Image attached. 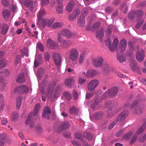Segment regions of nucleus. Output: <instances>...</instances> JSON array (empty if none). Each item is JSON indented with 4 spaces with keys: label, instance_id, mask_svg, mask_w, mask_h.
Segmentation results:
<instances>
[{
    "label": "nucleus",
    "instance_id": "nucleus-1",
    "mask_svg": "<svg viewBox=\"0 0 146 146\" xmlns=\"http://www.w3.org/2000/svg\"><path fill=\"white\" fill-rule=\"evenodd\" d=\"M68 55L69 60L72 61H75L78 57V51L76 48H72L68 51Z\"/></svg>",
    "mask_w": 146,
    "mask_h": 146
},
{
    "label": "nucleus",
    "instance_id": "nucleus-2",
    "mask_svg": "<svg viewBox=\"0 0 146 146\" xmlns=\"http://www.w3.org/2000/svg\"><path fill=\"white\" fill-rule=\"evenodd\" d=\"M22 3H24L27 7H29L30 10L32 11H33V8L37 5V3L35 1L33 2L32 0H19Z\"/></svg>",
    "mask_w": 146,
    "mask_h": 146
},
{
    "label": "nucleus",
    "instance_id": "nucleus-3",
    "mask_svg": "<svg viewBox=\"0 0 146 146\" xmlns=\"http://www.w3.org/2000/svg\"><path fill=\"white\" fill-rule=\"evenodd\" d=\"M118 92V89L117 87L114 86L111 88L110 89L107 90L104 94L105 97L108 96L111 97L115 96Z\"/></svg>",
    "mask_w": 146,
    "mask_h": 146
},
{
    "label": "nucleus",
    "instance_id": "nucleus-4",
    "mask_svg": "<svg viewBox=\"0 0 146 146\" xmlns=\"http://www.w3.org/2000/svg\"><path fill=\"white\" fill-rule=\"evenodd\" d=\"M99 84V82L98 80L96 79L93 80L88 84V89L90 91H94Z\"/></svg>",
    "mask_w": 146,
    "mask_h": 146
},
{
    "label": "nucleus",
    "instance_id": "nucleus-5",
    "mask_svg": "<svg viewBox=\"0 0 146 146\" xmlns=\"http://www.w3.org/2000/svg\"><path fill=\"white\" fill-rule=\"evenodd\" d=\"M104 60L103 58L101 56H98L93 59L92 64L95 67H100L102 65Z\"/></svg>",
    "mask_w": 146,
    "mask_h": 146
},
{
    "label": "nucleus",
    "instance_id": "nucleus-6",
    "mask_svg": "<svg viewBox=\"0 0 146 146\" xmlns=\"http://www.w3.org/2000/svg\"><path fill=\"white\" fill-rule=\"evenodd\" d=\"M128 114V112L127 110L123 111L122 112L119 114L117 116L116 120L117 121H121L124 120L127 117Z\"/></svg>",
    "mask_w": 146,
    "mask_h": 146
},
{
    "label": "nucleus",
    "instance_id": "nucleus-7",
    "mask_svg": "<svg viewBox=\"0 0 146 146\" xmlns=\"http://www.w3.org/2000/svg\"><path fill=\"white\" fill-rule=\"evenodd\" d=\"M29 91L28 87L24 85H21L17 87L15 89V92L21 93H27Z\"/></svg>",
    "mask_w": 146,
    "mask_h": 146
},
{
    "label": "nucleus",
    "instance_id": "nucleus-8",
    "mask_svg": "<svg viewBox=\"0 0 146 146\" xmlns=\"http://www.w3.org/2000/svg\"><path fill=\"white\" fill-rule=\"evenodd\" d=\"M69 123L67 121L63 122L59 124L58 126V130L59 131L61 130L66 129L70 127Z\"/></svg>",
    "mask_w": 146,
    "mask_h": 146
},
{
    "label": "nucleus",
    "instance_id": "nucleus-9",
    "mask_svg": "<svg viewBox=\"0 0 146 146\" xmlns=\"http://www.w3.org/2000/svg\"><path fill=\"white\" fill-rule=\"evenodd\" d=\"M46 45L50 49H55L58 48V46L57 44L50 39L47 40Z\"/></svg>",
    "mask_w": 146,
    "mask_h": 146
},
{
    "label": "nucleus",
    "instance_id": "nucleus-10",
    "mask_svg": "<svg viewBox=\"0 0 146 146\" xmlns=\"http://www.w3.org/2000/svg\"><path fill=\"white\" fill-rule=\"evenodd\" d=\"M137 102L134 101L132 104L130 108L131 109L135 107L136 109L135 111V113L137 115H139L142 113V110L141 109L139 106H137Z\"/></svg>",
    "mask_w": 146,
    "mask_h": 146
},
{
    "label": "nucleus",
    "instance_id": "nucleus-11",
    "mask_svg": "<svg viewBox=\"0 0 146 146\" xmlns=\"http://www.w3.org/2000/svg\"><path fill=\"white\" fill-rule=\"evenodd\" d=\"M53 58L56 65H59L61 62V57L60 54L56 53L53 54Z\"/></svg>",
    "mask_w": 146,
    "mask_h": 146
},
{
    "label": "nucleus",
    "instance_id": "nucleus-12",
    "mask_svg": "<svg viewBox=\"0 0 146 146\" xmlns=\"http://www.w3.org/2000/svg\"><path fill=\"white\" fill-rule=\"evenodd\" d=\"M112 104H110L108 103H107V105L106 106V107L108 109V111L107 113V117L108 118L112 117L114 115V112L113 111H111L112 108L111 107H112Z\"/></svg>",
    "mask_w": 146,
    "mask_h": 146
},
{
    "label": "nucleus",
    "instance_id": "nucleus-13",
    "mask_svg": "<svg viewBox=\"0 0 146 146\" xmlns=\"http://www.w3.org/2000/svg\"><path fill=\"white\" fill-rule=\"evenodd\" d=\"M127 41L125 39L121 40L119 46V50L121 52L125 50L127 46Z\"/></svg>",
    "mask_w": 146,
    "mask_h": 146
},
{
    "label": "nucleus",
    "instance_id": "nucleus-14",
    "mask_svg": "<svg viewBox=\"0 0 146 146\" xmlns=\"http://www.w3.org/2000/svg\"><path fill=\"white\" fill-rule=\"evenodd\" d=\"M50 113V109L48 107H46L44 110L43 117L48 119H49Z\"/></svg>",
    "mask_w": 146,
    "mask_h": 146
},
{
    "label": "nucleus",
    "instance_id": "nucleus-15",
    "mask_svg": "<svg viewBox=\"0 0 146 146\" xmlns=\"http://www.w3.org/2000/svg\"><path fill=\"white\" fill-rule=\"evenodd\" d=\"M136 56L137 60L139 62H141L143 60L145 55L143 51H139L137 52Z\"/></svg>",
    "mask_w": 146,
    "mask_h": 146
},
{
    "label": "nucleus",
    "instance_id": "nucleus-16",
    "mask_svg": "<svg viewBox=\"0 0 146 146\" xmlns=\"http://www.w3.org/2000/svg\"><path fill=\"white\" fill-rule=\"evenodd\" d=\"M47 19H42L38 20L37 24L41 28H44L47 24Z\"/></svg>",
    "mask_w": 146,
    "mask_h": 146
},
{
    "label": "nucleus",
    "instance_id": "nucleus-17",
    "mask_svg": "<svg viewBox=\"0 0 146 146\" xmlns=\"http://www.w3.org/2000/svg\"><path fill=\"white\" fill-rule=\"evenodd\" d=\"M72 43L70 40H63L62 42L60 43L61 46L64 48H66L68 47Z\"/></svg>",
    "mask_w": 146,
    "mask_h": 146
},
{
    "label": "nucleus",
    "instance_id": "nucleus-18",
    "mask_svg": "<svg viewBox=\"0 0 146 146\" xmlns=\"http://www.w3.org/2000/svg\"><path fill=\"white\" fill-rule=\"evenodd\" d=\"M98 74L96 70H88L86 74V76L87 77H91Z\"/></svg>",
    "mask_w": 146,
    "mask_h": 146
},
{
    "label": "nucleus",
    "instance_id": "nucleus-19",
    "mask_svg": "<svg viewBox=\"0 0 146 146\" xmlns=\"http://www.w3.org/2000/svg\"><path fill=\"white\" fill-rule=\"evenodd\" d=\"M75 82V80L72 78H69L66 79L65 84L68 87H70Z\"/></svg>",
    "mask_w": 146,
    "mask_h": 146
},
{
    "label": "nucleus",
    "instance_id": "nucleus-20",
    "mask_svg": "<svg viewBox=\"0 0 146 146\" xmlns=\"http://www.w3.org/2000/svg\"><path fill=\"white\" fill-rule=\"evenodd\" d=\"M60 32V35H62V36H64L67 38L71 37L72 35L70 32L67 29L64 30ZM60 34H59L60 35Z\"/></svg>",
    "mask_w": 146,
    "mask_h": 146
},
{
    "label": "nucleus",
    "instance_id": "nucleus-21",
    "mask_svg": "<svg viewBox=\"0 0 146 146\" xmlns=\"http://www.w3.org/2000/svg\"><path fill=\"white\" fill-rule=\"evenodd\" d=\"M86 54L85 52H83L81 54L78 58V64L79 65H81L84 62Z\"/></svg>",
    "mask_w": 146,
    "mask_h": 146
},
{
    "label": "nucleus",
    "instance_id": "nucleus-22",
    "mask_svg": "<svg viewBox=\"0 0 146 146\" xmlns=\"http://www.w3.org/2000/svg\"><path fill=\"white\" fill-rule=\"evenodd\" d=\"M2 17L5 19H8L10 17V13L8 9H5L3 10L2 12Z\"/></svg>",
    "mask_w": 146,
    "mask_h": 146
},
{
    "label": "nucleus",
    "instance_id": "nucleus-23",
    "mask_svg": "<svg viewBox=\"0 0 146 146\" xmlns=\"http://www.w3.org/2000/svg\"><path fill=\"white\" fill-rule=\"evenodd\" d=\"M54 89V88L53 87H50L49 88L47 93L46 97L50 98L53 97Z\"/></svg>",
    "mask_w": 146,
    "mask_h": 146
},
{
    "label": "nucleus",
    "instance_id": "nucleus-24",
    "mask_svg": "<svg viewBox=\"0 0 146 146\" xmlns=\"http://www.w3.org/2000/svg\"><path fill=\"white\" fill-rule=\"evenodd\" d=\"M110 67L109 64L108 63H105L104 64L102 69L103 73L105 74H107L109 73Z\"/></svg>",
    "mask_w": 146,
    "mask_h": 146
},
{
    "label": "nucleus",
    "instance_id": "nucleus-25",
    "mask_svg": "<svg viewBox=\"0 0 146 146\" xmlns=\"http://www.w3.org/2000/svg\"><path fill=\"white\" fill-rule=\"evenodd\" d=\"M103 31V29H100V32L98 31L96 33V37L100 40H102L104 37V33Z\"/></svg>",
    "mask_w": 146,
    "mask_h": 146
},
{
    "label": "nucleus",
    "instance_id": "nucleus-26",
    "mask_svg": "<svg viewBox=\"0 0 146 146\" xmlns=\"http://www.w3.org/2000/svg\"><path fill=\"white\" fill-rule=\"evenodd\" d=\"M77 24L80 27L84 26L85 24L84 18L80 17L77 20Z\"/></svg>",
    "mask_w": 146,
    "mask_h": 146
},
{
    "label": "nucleus",
    "instance_id": "nucleus-27",
    "mask_svg": "<svg viewBox=\"0 0 146 146\" xmlns=\"http://www.w3.org/2000/svg\"><path fill=\"white\" fill-rule=\"evenodd\" d=\"M46 15V13L44 10L41 9L39 10L37 14V18L38 20L42 19V17H43Z\"/></svg>",
    "mask_w": 146,
    "mask_h": 146
},
{
    "label": "nucleus",
    "instance_id": "nucleus-28",
    "mask_svg": "<svg viewBox=\"0 0 146 146\" xmlns=\"http://www.w3.org/2000/svg\"><path fill=\"white\" fill-rule=\"evenodd\" d=\"M7 137L5 133H2L0 135V143L3 144L7 140Z\"/></svg>",
    "mask_w": 146,
    "mask_h": 146
},
{
    "label": "nucleus",
    "instance_id": "nucleus-29",
    "mask_svg": "<svg viewBox=\"0 0 146 146\" xmlns=\"http://www.w3.org/2000/svg\"><path fill=\"white\" fill-rule=\"evenodd\" d=\"M64 24L62 22H56L52 24L51 26V28L53 29H56L62 27Z\"/></svg>",
    "mask_w": 146,
    "mask_h": 146
},
{
    "label": "nucleus",
    "instance_id": "nucleus-30",
    "mask_svg": "<svg viewBox=\"0 0 146 146\" xmlns=\"http://www.w3.org/2000/svg\"><path fill=\"white\" fill-rule=\"evenodd\" d=\"M74 5V3L73 1H71L68 5L66 10L68 12H70L72 10Z\"/></svg>",
    "mask_w": 146,
    "mask_h": 146
},
{
    "label": "nucleus",
    "instance_id": "nucleus-31",
    "mask_svg": "<svg viewBox=\"0 0 146 146\" xmlns=\"http://www.w3.org/2000/svg\"><path fill=\"white\" fill-rule=\"evenodd\" d=\"M22 98L21 97H19L17 98L16 104V108L17 109H19L21 105V100Z\"/></svg>",
    "mask_w": 146,
    "mask_h": 146
},
{
    "label": "nucleus",
    "instance_id": "nucleus-32",
    "mask_svg": "<svg viewBox=\"0 0 146 146\" xmlns=\"http://www.w3.org/2000/svg\"><path fill=\"white\" fill-rule=\"evenodd\" d=\"M24 75L23 74H19L17 78V81L19 83H23L25 81Z\"/></svg>",
    "mask_w": 146,
    "mask_h": 146
},
{
    "label": "nucleus",
    "instance_id": "nucleus-33",
    "mask_svg": "<svg viewBox=\"0 0 146 146\" xmlns=\"http://www.w3.org/2000/svg\"><path fill=\"white\" fill-rule=\"evenodd\" d=\"M135 17L138 19H140L143 15V11L140 10L135 11Z\"/></svg>",
    "mask_w": 146,
    "mask_h": 146
},
{
    "label": "nucleus",
    "instance_id": "nucleus-34",
    "mask_svg": "<svg viewBox=\"0 0 146 146\" xmlns=\"http://www.w3.org/2000/svg\"><path fill=\"white\" fill-rule=\"evenodd\" d=\"M19 116L18 113L16 112H13L11 116V119L13 121H16L19 118Z\"/></svg>",
    "mask_w": 146,
    "mask_h": 146
},
{
    "label": "nucleus",
    "instance_id": "nucleus-35",
    "mask_svg": "<svg viewBox=\"0 0 146 146\" xmlns=\"http://www.w3.org/2000/svg\"><path fill=\"white\" fill-rule=\"evenodd\" d=\"M103 113L101 112L96 113L95 116V118L97 120H98L103 117Z\"/></svg>",
    "mask_w": 146,
    "mask_h": 146
},
{
    "label": "nucleus",
    "instance_id": "nucleus-36",
    "mask_svg": "<svg viewBox=\"0 0 146 146\" xmlns=\"http://www.w3.org/2000/svg\"><path fill=\"white\" fill-rule=\"evenodd\" d=\"M9 29V27L7 24L4 25L2 29V33L3 34H6L7 32Z\"/></svg>",
    "mask_w": 146,
    "mask_h": 146
},
{
    "label": "nucleus",
    "instance_id": "nucleus-37",
    "mask_svg": "<svg viewBox=\"0 0 146 146\" xmlns=\"http://www.w3.org/2000/svg\"><path fill=\"white\" fill-rule=\"evenodd\" d=\"M38 57L40 60H41L42 58V56H41L40 55H38V56H37L36 58L35 59V62H34V66L35 67L37 68V67L39 65V60L38 59H37V57Z\"/></svg>",
    "mask_w": 146,
    "mask_h": 146
},
{
    "label": "nucleus",
    "instance_id": "nucleus-38",
    "mask_svg": "<svg viewBox=\"0 0 146 146\" xmlns=\"http://www.w3.org/2000/svg\"><path fill=\"white\" fill-rule=\"evenodd\" d=\"M132 135V132H130L125 134L123 136V138L125 140H129Z\"/></svg>",
    "mask_w": 146,
    "mask_h": 146
},
{
    "label": "nucleus",
    "instance_id": "nucleus-39",
    "mask_svg": "<svg viewBox=\"0 0 146 146\" xmlns=\"http://www.w3.org/2000/svg\"><path fill=\"white\" fill-rule=\"evenodd\" d=\"M117 58L118 60L121 62H124L126 60V58L125 56L120 55L119 54H118L117 55Z\"/></svg>",
    "mask_w": 146,
    "mask_h": 146
},
{
    "label": "nucleus",
    "instance_id": "nucleus-40",
    "mask_svg": "<svg viewBox=\"0 0 146 146\" xmlns=\"http://www.w3.org/2000/svg\"><path fill=\"white\" fill-rule=\"evenodd\" d=\"M33 113L31 112L29 114L28 116L27 117L25 121V123L26 125H28L30 122L31 118L32 117Z\"/></svg>",
    "mask_w": 146,
    "mask_h": 146
},
{
    "label": "nucleus",
    "instance_id": "nucleus-41",
    "mask_svg": "<svg viewBox=\"0 0 146 146\" xmlns=\"http://www.w3.org/2000/svg\"><path fill=\"white\" fill-rule=\"evenodd\" d=\"M7 65V62L5 60L3 59L0 61V68H4Z\"/></svg>",
    "mask_w": 146,
    "mask_h": 146
},
{
    "label": "nucleus",
    "instance_id": "nucleus-42",
    "mask_svg": "<svg viewBox=\"0 0 146 146\" xmlns=\"http://www.w3.org/2000/svg\"><path fill=\"white\" fill-rule=\"evenodd\" d=\"M135 11H131L128 14V17L130 19H133L135 17Z\"/></svg>",
    "mask_w": 146,
    "mask_h": 146
},
{
    "label": "nucleus",
    "instance_id": "nucleus-43",
    "mask_svg": "<svg viewBox=\"0 0 146 146\" xmlns=\"http://www.w3.org/2000/svg\"><path fill=\"white\" fill-rule=\"evenodd\" d=\"M63 5L62 4H60V6H58L56 8V11L59 14L62 13L63 11Z\"/></svg>",
    "mask_w": 146,
    "mask_h": 146
},
{
    "label": "nucleus",
    "instance_id": "nucleus-44",
    "mask_svg": "<svg viewBox=\"0 0 146 146\" xmlns=\"http://www.w3.org/2000/svg\"><path fill=\"white\" fill-rule=\"evenodd\" d=\"M88 13V11L87 8H84L82 10V15L83 16V17L84 18Z\"/></svg>",
    "mask_w": 146,
    "mask_h": 146
},
{
    "label": "nucleus",
    "instance_id": "nucleus-45",
    "mask_svg": "<svg viewBox=\"0 0 146 146\" xmlns=\"http://www.w3.org/2000/svg\"><path fill=\"white\" fill-rule=\"evenodd\" d=\"M28 51L27 49H25L24 50L21 52V56H23L25 55L27 57L29 56L28 54Z\"/></svg>",
    "mask_w": 146,
    "mask_h": 146
},
{
    "label": "nucleus",
    "instance_id": "nucleus-46",
    "mask_svg": "<svg viewBox=\"0 0 146 146\" xmlns=\"http://www.w3.org/2000/svg\"><path fill=\"white\" fill-rule=\"evenodd\" d=\"M64 95L66 98L68 100H69L71 99L72 97L71 95L68 92H65L64 93Z\"/></svg>",
    "mask_w": 146,
    "mask_h": 146
},
{
    "label": "nucleus",
    "instance_id": "nucleus-47",
    "mask_svg": "<svg viewBox=\"0 0 146 146\" xmlns=\"http://www.w3.org/2000/svg\"><path fill=\"white\" fill-rule=\"evenodd\" d=\"M100 23L99 22H97L94 23L92 27V29H96L99 27L100 26Z\"/></svg>",
    "mask_w": 146,
    "mask_h": 146
},
{
    "label": "nucleus",
    "instance_id": "nucleus-48",
    "mask_svg": "<svg viewBox=\"0 0 146 146\" xmlns=\"http://www.w3.org/2000/svg\"><path fill=\"white\" fill-rule=\"evenodd\" d=\"M10 9L13 12H16L17 11V6L15 5H13L9 7Z\"/></svg>",
    "mask_w": 146,
    "mask_h": 146
},
{
    "label": "nucleus",
    "instance_id": "nucleus-49",
    "mask_svg": "<svg viewBox=\"0 0 146 146\" xmlns=\"http://www.w3.org/2000/svg\"><path fill=\"white\" fill-rule=\"evenodd\" d=\"M94 93H87L86 94V98L89 99L92 98L94 96Z\"/></svg>",
    "mask_w": 146,
    "mask_h": 146
},
{
    "label": "nucleus",
    "instance_id": "nucleus-50",
    "mask_svg": "<svg viewBox=\"0 0 146 146\" xmlns=\"http://www.w3.org/2000/svg\"><path fill=\"white\" fill-rule=\"evenodd\" d=\"M47 26L50 28H51V26L52 25V24L54 21V20L52 19H50V20H48L47 19Z\"/></svg>",
    "mask_w": 146,
    "mask_h": 146
},
{
    "label": "nucleus",
    "instance_id": "nucleus-51",
    "mask_svg": "<svg viewBox=\"0 0 146 146\" xmlns=\"http://www.w3.org/2000/svg\"><path fill=\"white\" fill-rule=\"evenodd\" d=\"M105 44L106 45L109 47L111 45V42L110 39L108 38L105 40Z\"/></svg>",
    "mask_w": 146,
    "mask_h": 146
},
{
    "label": "nucleus",
    "instance_id": "nucleus-52",
    "mask_svg": "<svg viewBox=\"0 0 146 146\" xmlns=\"http://www.w3.org/2000/svg\"><path fill=\"white\" fill-rule=\"evenodd\" d=\"M110 50L111 52H113L116 49L117 50H118L117 47H115L114 45H111L108 47Z\"/></svg>",
    "mask_w": 146,
    "mask_h": 146
},
{
    "label": "nucleus",
    "instance_id": "nucleus-53",
    "mask_svg": "<svg viewBox=\"0 0 146 146\" xmlns=\"http://www.w3.org/2000/svg\"><path fill=\"white\" fill-rule=\"evenodd\" d=\"M74 136L76 139H82L83 138V136L80 133H75Z\"/></svg>",
    "mask_w": 146,
    "mask_h": 146
},
{
    "label": "nucleus",
    "instance_id": "nucleus-54",
    "mask_svg": "<svg viewBox=\"0 0 146 146\" xmlns=\"http://www.w3.org/2000/svg\"><path fill=\"white\" fill-rule=\"evenodd\" d=\"M144 22V20L142 19H141L139 23L137 24L135 26V28L137 29H138L140 28L141 26V25L143 24Z\"/></svg>",
    "mask_w": 146,
    "mask_h": 146
},
{
    "label": "nucleus",
    "instance_id": "nucleus-55",
    "mask_svg": "<svg viewBox=\"0 0 146 146\" xmlns=\"http://www.w3.org/2000/svg\"><path fill=\"white\" fill-rule=\"evenodd\" d=\"M1 2L3 5L5 7H7L9 5V3L7 0H1Z\"/></svg>",
    "mask_w": 146,
    "mask_h": 146
},
{
    "label": "nucleus",
    "instance_id": "nucleus-56",
    "mask_svg": "<svg viewBox=\"0 0 146 146\" xmlns=\"http://www.w3.org/2000/svg\"><path fill=\"white\" fill-rule=\"evenodd\" d=\"M146 139V135H141L140 136L139 139V140L141 142H142L144 141Z\"/></svg>",
    "mask_w": 146,
    "mask_h": 146
},
{
    "label": "nucleus",
    "instance_id": "nucleus-57",
    "mask_svg": "<svg viewBox=\"0 0 146 146\" xmlns=\"http://www.w3.org/2000/svg\"><path fill=\"white\" fill-rule=\"evenodd\" d=\"M117 121H114L111 123L108 127V129H111L113 126L117 123Z\"/></svg>",
    "mask_w": 146,
    "mask_h": 146
},
{
    "label": "nucleus",
    "instance_id": "nucleus-58",
    "mask_svg": "<svg viewBox=\"0 0 146 146\" xmlns=\"http://www.w3.org/2000/svg\"><path fill=\"white\" fill-rule=\"evenodd\" d=\"M86 81V79H84L82 78H78V82L80 84H82L85 83Z\"/></svg>",
    "mask_w": 146,
    "mask_h": 146
},
{
    "label": "nucleus",
    "instance_id": "nucleus-59",
    "mask_svg": "<svg viewBox=\"0 0 146 146\" xmlns=\"http://www.w3.org/2000/svg\"><path fill=\"white\" fill-rule=\"evenodd\" d=\"M101 102V100L99 98H96L94 100V103L95 105H97L100 103Z\"/></svg>",
    "mask_w": 146,
    "mask_h": 146
},
{
    "label": "nucleus",
    "instance_id": "nucleus-60",
    "mask_svg": "<svg viewBox=\"0 0 146 146\" xmlns=\"http://www.w3.org/2000/svg\"><path fill=\"white\" fill-rule=\"evenodd\" d=\"M118 42L119 41L118 40L117 38H115L114 39L112 45H114L115 47H117Z\"/></svg>",
    "mask_w": 146,
    "mask_h": 146
},
{
    "label": "nucleus",
    "instance_id": "nucleus-61",
    "mask_svg": "<svg viewBox=\"0 0 146 146\" xmlns=\"http://www.w3.org/2000/svg\"><path fill=\"white\" fill-rule=\"evenodd\" d=\"M37 47L40 49L41 51H43L44 50V48L42 44L40 43H38L37 45Z\"/></svg>",
    "mask_w": 146,
    "mask_h": 146
},
{
    "label": "nucleus",
    "instance_id": "nucleus-62",
    "mask_svg": "<svg viewBox=\"0 0 146 146\" xmlns=\"http://www.w3.org/2000/svg\"><path fill=\"white\" fill-rule=\"evenodd\" d=\"M0 73L3 74L5 75L6 76H8L9 73V72L6 69H4L2 70L0 72Z\"/></svg>",
    "mask_w": 146,
    "mask_h": 146
},
{
    "label": "nucleus",
    "instance_id": "nucleus-63",
    "mask_svg": "<svg viewBox=\"0 0 146 146\" xmlns=\"http://www.w3.org/2000/svg\"><path fill=\"white\" fill-rule=\"evenodd\" d=\"M76 109L75 107H73L71 108L69 111L70 113L71 114H73L76 112Z\"/></svg>",
    "mask_w": 146,
    "mask_h": 146
},
{
    "label": "nucleus",
    "instance_id": "nucleus-64",
    "mask_svg": "<svg viewBox=\"0 0 146 146\" xmlns=\"http://www.w3.org/2000/svg\"><path fill=\"white\" fill-rule=\"evenodd\" d=\"M111 33V29L110 28H108L106 31V34L108 36H110Z\"/></svg>",
    "mask_w": 146,
    "mask_h": 146
}]
</instances>
